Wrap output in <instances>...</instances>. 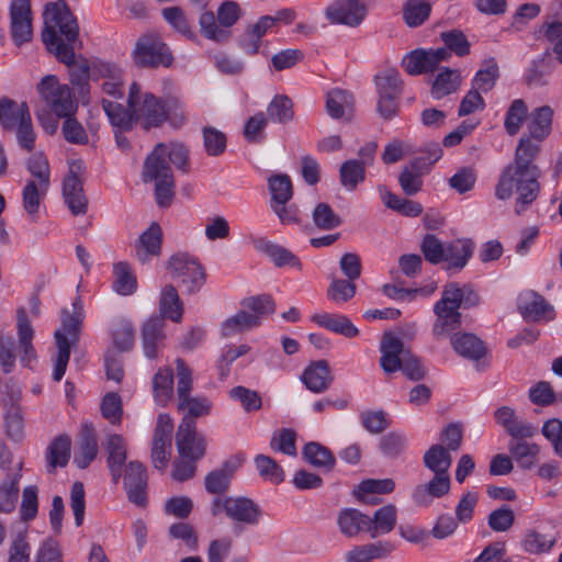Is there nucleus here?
<instances>
[{
  "mask_svg": "<svg viewBox=\"0 0 562 562\" xmlns=\"http://www.w3.org/2000/svg\"><path fill=\"white\" fill-rule=\"evenodd\" d=\"M64 117L65 121L61 125V134L66 142L76 145H86L89 142L88 133L81 123L74 117V114L58 115Z\"/></svg>",
  "mask_w": 562,
  "mask_h": 562,
  "instance_id": "obj_59",
  "label": "nucleus"
},
{
  "mask_svg": "<svg viewBox=\"0 0 562 562\" xmlns=\"http://www.w3.org/2000/svg\"><path fill=\"white\" fill-rule=\"evenodd\" d=\"M94 71H98L100 77L105 78L102 82V91L111 97L121 99L123 97V86L120 79V69L112 64L100 63L94 65Z\"/></svg>",
  "mask_w": 562,
  "mask_h": 562,
  "instance_id": "obj_43",
  "label": "nucleus"
},
{
  "mask_svg": "<svg viewBox=\"0 0 562 562\" xmlns=\"http://www.w3.org/2000/svg\"><path fill=\"white\" fill-rule=\"evenodd\" d=\"M425 259L438 265L448 262L449 268L457 267V248L453 243H442L432 234H427L420 245Z\"/></svg>",
  "mask_w": 562,
  "mask_h": 562,
  "instance_id": "obj_22",
  "label": "nucleus"
},
{
  "mask_svg": "<svg viewBox=\"0 0 562 562\" xmlns=\"http://www.w3.org/2000/svg\"><path fill=\"white\" fill-rule=\"evenodd\" d=\"M154 398L160 406H166L173 395V372L170 368H160L153 379Z\"/></svg>",
  "mask_w": 562,
  "mask_h": 562,
  "instance_id": "obj_42",
  "label": "nucleus"
},
{
  "mask_svg": "<svg viewBox=\"0 0 562 562\" xmlns=\"http://www.w3.org/2000/svg\"><path fill=\"white\" fill-rule=\"evenodd\" d=\"M390 542H375L356 546L345 554L346 562H371L389 555L393 551Z\"/></svg>",
  "mask_w": 562,
  "mask_h": 562,
  "instance_id": "obj_36",
  "label": "nucleus"
},
{
  "mask_svg": "<svg viewBox=\"0 0 562 562\" xmlns=\"http://www.w3.org/2000/svg\"><path fill=\"white\" fill-rule=\"evenodd\" d=\"M124 486L128 501L139 507L147 504L146 468L138 461H131L125 469Z\"/></svg>",
  "mask_w": 562,
  "mask_h": 562,
  "instance_id": "obj_20",
  "label": "nucleus"
},
{
  "mask_svg": "<svg viewBox=\"0 0 562 562\" xmlns=\"http://www.w3.org/2000/svg\"><path fill=\"white\" fill-rule=\"evenodd\" d=\"M85 168L81 161H72L69 172L63 182V196L65 203L74 215H83L88 210V199L83 191L80 178Z\"/></svg>",
  "mask_w": 562,
  "mask_h": 562,
  "instance_id": "obj_12",
  "label": "nucleus"
},
{
  "mask_svg": "<svg viewBox=\"0 0 562 562\" xmlns=\"http://www.w3.org/2000/svg\"><path fill=\"white\" fill-rule=\"evenodd\" d=\"M337 524L344 536L353 538L361 531L368 532L369 516L355 508H345L339 512Z\"/></svg>",
  "mask_w": 562,
  "mask_h": 562,
  "instance_id": "obj_32",
  "label": "nucleus"
},
{
  "mask_svg": "<svg viewBox=\"0 0 562 562\" xmlns=\"http://www.w3.org/2000/svg\"><path fill=\"white\" fill-rule=\"evenodd\" d=\"M397 509L395 505L387 504L375 510L373 517L369 516L368 532L372 539L380 535L391 532L396 525Z\"/></svg>",
  "mask_w": 562,
  "mask_h": 562,
  "instance_id": "obj_34",
  "label": "nucleus"
},
{
  "mask_svg": "<svg viewBox=\"0 0 562 562\" xmlns=\"http://www.w3.org/2000/svg\"><path fill=\"white\" fill-rule=\"evenodd\" d=\"M173 424L168 414H159L154 430L151 462L158 470H165L168 465L171 451V432Z\"/></svg>",
  "mask_w": 562,
  "mask_h": 562,
  "instance_id": "obj_15",
  "label": "nucleus"
},
{
  "mask_svg": "<svg viewBox=\"0 0 562 562\" xmlns=\"http://www.w3.org/2000/svg\"><path fill=\"white\" fill-rule=\"evenodd\" d=\"M499 77V69L495 58L485 60L472 80V88L480 92L493 89Z\"/></svg>",
  "mask_w": 562,
  "mask_h": 562,
  "instance_id": "obj_54",
  "label": "nucleus"
},
{
  "mask_svg": "<svg viewBox=\"0 0 562 562\" xmlns=\"http://www.w3.org/2000/svg\"><path fill=\"white\" fill-rule=\"evenodd\" d=\"M435 321L431 326L432 338L449 341L457 350V283L447 284L441 297L434 304Z\"/></svg>",
  "mask_w": 562,
  "mask_h": 562,
  "instance_id": "obj_7",
  "label": "nucleus"
},
{
  "mask_svg": "<svg viewBox=\"0 0 562 562\" xmlns=\"http://www.w3.org/2000/svg\"><path fill=\"white\" fill-rule=\"evenodd\" d=\"M162 245V231L158 223L153 222L150 226L140 234L135 246V256L142 263H147L153 257L159 256Z\"/></svg>",
  "mask_w": 562,
  "mask_h": 562,
  "instance_id": "obj_24",
  "label": "nucleus"
},
{
  "mask_svg": "<svg viewBox=\"0 0 562 562\" xmlns=\"http://www.w3.org/2000/svg\"><path fill=\"white\" fill-rule=\"evenodd\" d=\"M312 321L318 326L347 338H353L359 334L358 328L346 315L322 313L313 315Z\"/></svg>",
  "mask_w": 562,
  "mask_h": 562,
  "instance_id": "obj_33",
  "label": "nucleus"
},
{
  "mask_svg": "<svg viewBox=\"0 0 562 562\" xmlns=\"http://www.w3.org/2000/svg\"><path fill=\"white\" fill-rule=\"evenodd\" d=\"M450 490V477L448 473H438L425 483L416 486L413 492V499L419 506L429 505L434 498H439Z\"/></svg>",
  "mask_w": 562,
  "mask_h": 562,
  "instance_id": "obj_28",
  "label": "nucleus"
},
{
  "mask_svg": "<svg viewBox=\"0 0 562 562\" xmlns=\"http://www.w3.org/2000/svg\"><path fill=\"white\" fill-rule=\"evenodd\" d=\"M16 330L20 361L23 366L31 367L32 362L36 360L33 347L34 329L24 307H20L16 312Z\"/></svg>",
  "mask_w": 562,
  "mask_h": 562,
  "instance_id": "obj_23",
  "label": "nucleus"
},
{
  "mask_svg": "<svg viewBox=\"0 0 562 562\" xmlns=\"http://www.w3.org/2000/svg\"><path fill=\"white\" fill-rule=\"evenodd\" d=\"M175 362L177 370V398L178 402H181L192 397V370L182 358H177Z\"/></svg>",
  "mask_w": 562,
  "mask_h": 562,
  "instance_id": "obj_61",
  "label": "nucleus"
},
{
  "mask_svg": "<svg viewBox=\"0 0 562 562\" xmlns=\"http://www.w3.org/2000/svg\"><path fill=\"white\" fill-rule=\"evenodd\" d=\"M37 93L46 105L58 116L75 114L77 104L67 85H61L54 75L45 76L36 86Z\"/></svg>",
  "mask_w": 562,
  "mask_h": 562,
  "instance_id": "obj_11",
  "label": "nucleus"
},
{
  "mask_svg": "<svg viewBox=\"0 0 562 562\" xmlns=\"http://www.w3.org/2000/svg\"><path fill=\"white\" fill-rule=\"evenodd\" d=\"M355 105L352 93L341 89H334L326 95V111L335 120L349 121Z\"/></svg>",
  "mask_w": 562,
  "mask_h": 562,
  "instance_id": "obj_29",
  "label": "nucleus"
},
{
  "mask_svg": "<svg viewBox=\"0 0 562 562\" xmlns=\"http://www.w3.org/2000/svg\"><path fill=\"white\" fill-rule=\"evenodd\" d=\"M304 459L316 468L334 469L336 459L328 448L318 442H308L302 450Z\"/></svg>",
  "mask_w": 562,
  "mask_h": 562,
  "instance_id": "obj_49",
  "label": "nucleus"
},
{
  "mask_svg": "<svg viewBox=\"0 0 562 562\" xmlns=\"http://www.w3.org/2000/svg\"><path fill=\"white\" fill-rule=\"evenodd\" d=\"M269 190L271 193V204H286L292 195V182L288 175L281 173L269 178Z\"/></svg>",
  "mask_w": 562,
  "mask_h": 562,
  "instance_id": "obj_56",
  "label": "nucleus"
},
{
  "mask_svg": "<svg viewBox=\"0 0 562 562\" xmlns=\"http://www.w3.org/2000/svg\"><path fill=\"white\" fill-rule=\"evenodd\" d=\"M42 40L58 61H70L72 49L81 48L77 18L64 0L45 5Z\"/></svg>",
  "mask_w": 562,
  "mask_h": 562,
  "instance_id": "obj_4",
  "label": "nucleus"
},
{
  "mask_svg": "<svg viewBox=\"0 0 562 562\" xmlns=\"http://www.w3.org/2000/svg\"><path fill=\"white\" fill-rule=\"evenodd\" d=\"M553 110L549 105H542L530 113L528 131L531 138L542 142L551 131Z\"/></svg>",
  "mask_w": 562,
  "mask_h": 562,
  "instance_id": "obj_41",
  "label": "nucleus"
},
{
  "mask_svg": "<svg viewBox=\"0 0 562 562\" xmlns=\"http://www.w3.org/2000/svg\"><path fill=\"white\" fill-rule=\"evenodd\" d=\"M102 109L111 124L122 131H131L136 123L132 108H124L121 103L103 99Z\"/></svg>",
  "mask_w": 562,
  "mask_h": 562,
  "instance_id": "obj_40",
  "label": "nucleus"
},
{
  "mask_svg": "<svg viewBox=\"0 0 562 562\" xmlns=\"http://www.w3.org/2000/svg\"><path fill=\"white\" fill-rule=\"evenodd\" d=\"M539 143L530 137H522L519 140L515 161L503 170L495 188V195L499 200H507L516 192L515 211L517 214L524 212L537 199L540 191L538 179L541 171L533 164L540 150Z\"/></svg>",
  "mask_w": 562,
  "mask_h": 562,
  "instance_id": "obj_1",
  "label": "nucleus"
},
{
  "mask_svg": "<svg viewBox=\"0 0 562 562\" xmlns=\"http://www.w3.org/2000/svg\"><path fill=\"white\" fill-rule=\"evenodd\" d=\"M496 423L501 425L513 438H530L537 429L530 424L520 423L515 411L509 406H502L494 413Z\"/></svg>",
  "mask_w": 562,
  "mask_h": 562,
  "instance_id": "obj_30",
  "label": "nucleus"
},
{
  "mask_svg": "<svg viewBox=\"0 0 562 562\" xmlns=\"http://www.w3.org/2000/svg\"><path fill=\"white\" fill-rule=\"evenodd\" d=\"M557 542L554 533H543L535 529L527 530L521 542L522 549L531 554L549 552Z\"/></svg>",
  "mask_w": 562,
  "mask_h": 562,
  "instance_id": "obj_47",
  "label": "nucleus"
},
{
  "mask_svg": "<svg viewBox=\"0 0 562 562\" xmlns=\"http://www.w3.org/2000/svg\"><path fill=\"white\" fill-rule=\"evenodd\" d=\"M378 97L400 98L403 91V81L395 69H386L374 77Z\"/></svg>",
  "mask_w": 562,
  "mask_h": 562,
  "instance_id": "obj_46",
  "label": "nucleus"
},
{
  "mask_svg": "<svg viewBox=\"0 0 562 562\" xmlns=\"http://www.w3.org/2000/svg\"><path fill=\"white\" fill-rule=\"evenodd\" d=\"M459 356L471 361L477 372H484L491 364L484 341L471 333L459 334Z\"/></svg>",
  "mask_w": 562,
  "mask_h": 562,
  "instance_id": "obj_21",
  "label": "nucleus"
},
{
  "mask_svg": "<svg viewBox=\"0 0 562 562\" xmlns=\"http://www.w3.org/2000/svg\"><path fill=\"white\" fill-rule=\"evenodd\" d=\"M49 187L36 183L35 180H29L22 191L23 209L35 220L41 202L44 200Z\"/></svg>",
  "mask_w": 562,
  "mask_h": 562,
  "instance_id": "obj_51",
  "label": "nucleus"
},
{
  "mask_svg": "<svg viewBox=\"0 0 562 562\" xmlns=\"http://www.w3.org/2000/svg\"><path fill=\"white\" fill-rule=\"evenodd\" d=\"M159 317L162 319L168 318L172 322L179 323L183 315V304L179 297L177 289L167 284L162 288L159 299Z\"/></svg>",
  "mask_w": 562,
  "mask_h": 562,
  "instance_id": "obj_35",
  "label": "nucleus"
},
{
  "mask_svg": "<svg viewBox=\"0 0 562 562\" xmlns=\"http://www.w3.org/2000/svg\"><path fill=\"white\" fill-rule=\"evenodd\" d=\"M445 440L447 441L448 449L441 445H434L424 454L425 467L434 473H447L451 465V457L449 450L457 449V424L451 423L446 428Z\"/></svg>",
  "mask_w": 562,
  "mask_h": 562,
  "instance_id": "obj_18",
  "label": "nucleus"
},
{
  "mask_svg": "<svg viewBox=\"0 0 562 562\" xmlns=\"http://www.w3.org/2000/svg\"><path fill=\"white\" fill-rule=\"evenodd\" d=\"M292 100L285 94H277L267 106V119L271 122L285 124L293 120Z\"/></svg>",
  "mask_w": 562,
  "mask_h": 562,
  "instance_id": "obj_53",
  "label": "nucleus"
},
{
  "mask_svg": "<svg viewBox=\"0 0 562 562\" xmlns=\"http://www.w3.org/2000/svg\"><path fill=\"white\" fill-rule=\"evenodd\" d=\"M368 14L364 0H334L325 10L326 19L333 24L359 26Z\"/></svg>",
  "mask_w": 562,
  "mask_h": 562,
  "instance_id": "obj_13",
  "label": "nucleus"
},
{
  "mask_svg": "<svg viewBox=\"0 0 562 562\" xmlns=\"http://www.w3.org/2000/svg\"><path fill=\"white\" fill-rule=\"evenodd\" d=\"M259 325L260 322L257 315H251V313L247 311H239L222 324V336L226 338L233 337L245 330L258 327Z\"/></svg>",
  "mask_w": 562,
  "mask_h": 562,
  "instance_id": "obj_45",
  "label": "nucleus"
},
{
  "mask_svg": "<svg viewBox=\"0 0 562 562\" xmlns=\"http://www.w3.org/2000/svg\"><path fill=\"white\" fill-rule=\"evenodd\" d=\"M517 307L527 322L546 323L555 317L554 307L541 294L532 290L519 294Z\"/></svg>",
  "mask_w": 562,
  "mask_h": 562,
  "instance_id": "obj_16",
  "label": "nucleus"
},
{
  "mask_svg": "<svg viewBox=\"0 0 562 562\" xmlns=\"http://www.w3.org/2000/svg\"><path fill=\"white\" fill-rule=\"evenodd\" d=\"M450 58L447 48L425 49L417 48L412 50L403 58V67L412 76L434 72L439 69L440 64Z\"/></svg>",
  "mask_w": 562,
  "mask_h": 562,
  "instance_id": "obj_14",
  "label": "nucleus"
},
{
  "mask_svg": "<svg viewBox=\"0 0 562 562\" xmlns=\"http://www.w3.org/2000/svg\"><path fill=\"white\" fill-rule=\"evenodd\" d=\"M525 439L526 438H513L508 442V451L519 468L528 470L537 463L540 447Z\"/></svg>",
  "mask_w": 562,
  "mask_h": 562,
  "instance_id": "obj_31",
  "label": "nucleus"
},
{
  "mask_svg": "<svg viewBox=\"0 0 562 562\" xmlns=\"http://www.w3.org/2000/svg\"><path fill=\"white\" fill-rule=\"evenodd\" d=\"M340 183L347 190L352 191L357 186L364 181L366 168L357 159H349L341 164L339 168Z\"/></svg>",
  "mask_w": 562,
  "mask_h": 562,
  "instance_id": "obj_55",
  "label": "nucleus"
},
{
  "mask_svg": "<svg viewBox=\"0 0 562 562\" xmlns=\"http://www.w3.org/2000/svg\"><path fill=\"white\" fill-rule=\"evenodd\" d=\"M165 319L159 316H151L142 328L143 350L147 358L157 357L159 348L162 347L166 338Z\"/></svg>",
  "mask_w": 562,
  "mask_h": 562,
  "instance_id": "obj_25",
  "label": "nucleus"
},
{
  "mask_svg": "<svg viewBox=\"0 0 562 562\" xmlns=\"http://www.w3.org/2000/svg\"><path fill=\"white\" fill-rule=\"evenodd\" d=\"M430 10V4L425 0H408L404 7V20L412 27L419 26L429 16Z\"/></svg>",
  "mask_w": 562,
  "mask_h": 562,
  "instance_id": "obj_63",
  "label": "nucleus"
},
{
  "mask_svg": "<svg viewBox=\"0 0 562 562\" xmlns=\"http://www.w3.org/2000/svg\"><path fill=\"white\" fill-rule=\"evenodd\" d=\"M172 279L179 280L188 294L199 292L206 281V272L199 260L186 252L172 255L167 262Z\"/></svg>",
  "mask_w": 562,
  "mask_h": 562,
  "instance_id": "obj_9",
  "label": "nucleus"
},
{
  "mask_svg": "<svg viewBox=\"0 0 562 562\" xmlns=\"http://www.w3.org/2000/svg\"><path fill=\"white\" fill-rule=\"evenodd\" d=\"M381 367L386 373L401 370L407 379L419 381L425 378L426 369L420 360L404 348L403 341L393 334H384L380 345Z\"/></svg>",
  "mask_w": 562,
  "mask_h": 562,
  "instance_id": "obj_6",
  "label": "nucleus"
},
{
  "mask_svg": "<svg viewBox=\"0 0 562 562\" xmlns=\"http://www.w3.org/2000/svg\"><path fill=\"white\" fill-rule=\"evenodd\" d=\"M114 290L122 295H130L135 292L137 283L132 274L130 266L126 262H117L114 265Z\"/></svg>",
  "mask_w": 562,
  "mask_h": 562,
  "instance_id": "obj_60",
  "label": "nucleus"
},
{
  "mask_svg": "<svg viewBox=\"0 0 562 562\" xmlns=\"http://www.w3.org/2000/svg\"><path fill=\"white\" fill-rule=\"evenodd\" d=\"M76 50L72 49V58L70 61H61L69 69L70 82L78 90L81 97L89 92L90 67L86 58L76 57Z\"/></svg>",
  "mask_w": 562,
  "mask_h": 562,
  "instance_id": "obj_37",
  "label": "nucleus"
},
{
  "mask_svg": "<svg viewBox=\"0 0 562 562\" xmlns=\"http://www.w3.org/2000/svg\"><path fill=\"white\" fill-rule=\"evenodd\" d=\"M133 59L140 68H158L171 66L173 57L169 47L157 34H146L137 40Z\"/></svg>",
  "mask_w": 562,
  "mask_h": 562,
  "instance_id": "obj_10",
  "label": "nucleus"
},
{
  "mask_svg": "<svg viewBox=\"0 0 562 562\" xmlns=\"http://www.w3.org/2000/svg\"><path fill=\"white\" fill-rule=\"evenodd\" d=\"M177 408L184 415L180 423L196 425V419L209 416L212 411V402L205 396H192L177 403Z\"/></svg>",
  "mask_w": 562,
  "mask_h": 562,
  "instance_id": "obj_38",
  "label": "nucleus"
},
{
  "mask_svg": "<svg viewBox=\"0 0 562 562\" xmlns=\"http://www.w3.org/2000/svg\"><path fill=\"white\" fill-rule=\"evenodd\" d=\"M85 318L83 305L80 297L72 303V312H61V328L54 334L58 349L57 359L53 372V379L60 381L66 372L70 358V347L79 340L80 326Z\"/></svg>",
  "mask_w": 562,
  "mask_h": 562,
  "instance_id": "obj_5",
  "label": "nucleus"
},
{
  "mask_svg": "<svg viewBox=\"0 0 562 562\" xmlns=\"http://www.w3.org/2000/svg\"><path fill=\"white\" fill-rule=\"evenodd\" d=\"M255 464L260 476L263 479L269 480L276 484L283 482L284 472L282 468L277 463V461L271 457L258 454L255 458Z\"/></svg>",
  "mask_w": 562,
  "mask_h": 562,
  "instance_id": "obj_64",
  "label": "nucleus"
},
{
  "mask_svg": "<svg viewBox=\"0 0 562 562\" xmlns=\"http://www.w3.org/2000/svg\"><path fill=\"white\" fill-rule=\"evenodd\" d=\"M334 380L326 360H317L305 368L302 382L313 393H323L329 389Z\"/></svg>",
  "mask_w": 562,
  "mask_h": 562,
  "instance_id": "obj_26",
  "label": "nucleus"
},
{
  "mask_svg": "<svg viewBox=\"0 0 562 562\" xmlns=\"http://www.w3.org/2000/svg\"><path fill=\"white\" fill-rule=\"evenodd\" d=\"M24 108H29L26 102L18 103L16 101L2 97L0 99V124L7 131H12L18 123L22 121V112Z\"/></svg>",
  "mask_w": 562,
  "mask_h": 562,
  "instance_id": "obj_52",
  "label": "nucleus"
},
{
  "mask_svg": "<svg viewBox=\"0 0 562 562\" xmlns=\"http://www.w3.org/2000/svg\"><path fill=\"white\" fill-rule=\"evenodd\" d=\"M10 34L18 46L32 40L30 0H12L10 4Z\"/></svg>",
  "mask_w": 562,
  "mask_h": 562,
  "instance_id": "obj_17",
  "label": "nucleus"
},
{
  "mask_svg": "<svg viewBox=\"0 0 562 562\" xmlns=\"http://www.w3.org/2000/svg\"><path fill=\"white\" fill-rule=\"evenodd\" d=\"M199 24L202 35L211 41L224 42L231 36V31L217 24L215 15L211 11H205L200 15Z\"/></svg>",
  "mask_w": 562,
  "mask_h": 562,
  "instance_id": "obj_57",
  "label": "nucleus"
},
{
  "mask_svg": "<svg viewBox=\"0 0 562 562\" xmlns=\"http://www.w3.org/2000/svg\"><path fill=\"white\" fill-rule=\"evenodd\" d=\"M237 465L226 461L220 469L210 472L205 477V488L211 494H224Z\"/></svg>",
  "mask_w": 562,
  "mask_h": 562,
  "instance_id": "obj_44",
  "label": "nucleus"
},
{
  "mask_svg": "<svg viewBox=\"0 0 562 562\" xmlns=\"http://www.w3.org/2000/svg\"><path fill=\"white\" fill-rule=\"evenodd\" d=\"M98 453L97 432L92 424L85 423L78 440V448L74 462L79 469H86L95 459Z\"/></svg>",
  "mask_w": 562,
  "mask_h": 562,
  "instance_id": "obj_27",
  "label": "nucleus"
},
{
  "mask_svg": "<svg viewBox=\"0 0 562 562\" xmlns=\"http://www.w3.org/2000/svg\"><path fill=\"white\" fill-rule=\"evenodd\" d=\"M71 440L67 435L56 437L47 448V472L53 473L57 467H66L70 458Z\"/></svg>",
  "mask_w": 562,
  "mask_h": 562,
  "instance_id": "obj_39",
  "label": "nucleus"
},
{
  "mask_svg": "<svg viewBox=\"0 0 562 562\" xmlns=\"http://www.w3.org/2000/svg\"><path fill=\"white\" fill-rule=\"evenodd\" d=\"M176 446L181 458L202 459L206 451L205 437L196 431V425L188 423L179 424Z\"/></svg>",
  "mask_w": 562,
  "mask_h": 562,
  "instance_id": "obj_19",
  "label": "nucleus"
},
{
  "mask_svg": "<svg viewBox=\"0 0 562 562\" xmlns=\"http://www.w3.org/2000/svg\"><path fill=\"white\" fill-rule=\"evenodd\" d=\"M221 513H224L236 526H256L262 516L260 506L244 496L215 498L211 505V514L217 516Z\"/></svg>",
  "mask_w": 562,
  "mask_h": 562,
  "instance_id": "obj_8",
  "label": "nucleus"
},
{
  "mask_svg": "<svg viewBox=\"0 0 562 562\" xmlns=\"http://www.w3.org/2000/svg\"><path fill=\"white\" fill-rule=\"evenodd\" d=\"M170 164L189 172V150L184 145L159 143L144 161L143 181H155V198L160 207L170 206L175 198L176 182Z\"/></svg>",
  "mask_w": 562,
  "mask_h": 562,
  "instance_id": "obj_3",
  "label": "nucleus"
},
{
  "mask_svg": "<svg viewBox=\"0 0 562 562\" xmlns=\"http://www.w3.org/2000/svg\"><path fill=\"white\" fill-rule=\"evenodd\" d=\"M260 250L263 251L278 268L289 266L296 270H302V262L299 257L281 245L265 241Z\"/></svg>",
  "mask_w": 562,
  "mask_h": 562,
  "instance_id": "obj_48",
  "label": "nucleus"
},
{
  "mask_svg": "<svg viewBox=\"0 0 562 562\" xmlns=\"http://www.w3.org/2000/svg\"><path fill=\"white\" fill-rule=\"evenodd\" d=\"M423 158H415L408 168H405L398 178L401 188L406 195H414L422 190V176L425 172L422 166Z\"/></svg>",
  "mask_w": 562,
  "mask_h": 562,
  "instance_id": "obj_50",
  "label": "nucleus"
},
{
  "mask_svg": "<svg viewBox=\"0 0 562 562\" xmlns=\"http://www.w3.org/2000/svg\"><path fill=\"white\" fill-rule=\"evenodd\" d=\"M454 71L450 68H439V72L431 83V97L436 100L452 93L456 90V82L453 78Z\"/></svg>",
  "mask_w": 562,
  "mask_h": 562,
  "instance_id": "obj_62",
  "label": "nucleus"
},
{
  "mask_svg": "<svg viewBox=\"0 0 562 562\" xmlns=\"http://www.w3.org/2000/svg\"><path fill=\"white\" fill-rule=\"evenodd\" d=\"M312 217L315 226L323 231L335 229L342 223L340 216L325 202H321L315 206Z\"/></svg>",
  "mask_w": 562,
  "mask_h": 562,
  "instance_id": "obj_58",
  "label": "nucleus"
},
{
  "mask_svg": "<svg viewBox=\"0 0 562 562\" xmlns=\"http://www.w3.org/2000/svg\"><path fill=\"white\" fill-rule=\"evenodd\" d=\"M168 86L170 91L164 97L143 90L135 81L130 86L127 104L133 110L136 123L144 130L160 127L166 122L176 128L188 123L189 115L181 95L173 90L171 82Z\"/></svg>",
  "mask_w": 562,
  "mask_h": 562,
  "instance_id": "obj_2",
  "label": "nucleus"
}]
</instances>
